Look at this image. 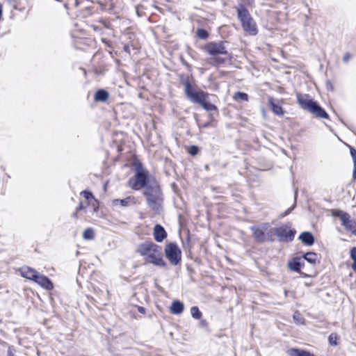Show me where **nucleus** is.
I'll use <instances>...</instances> for the list:
<instances>
[{
	"label": "nucleus",
	"instance_id": "22",
	"mask_svg": "<svg viewBox=\"0 0 356 356\" xmlns=\"http://www.w3.org/2000/svg\"><path fill=\"white\" fill-rule=\"evenodd\" d=\"M304 259L310 264H315L317 260V254L312 252H307L304 254Z\"/></svg>",
	"mask_w": 356,
	"mask_h": 356
},
{
	"label": "nucleus",
	"instance_id": "35",
	"mask_svg": "<svg viewBox=\"0 0 356 356\" xmlns=\"http://www.w3.org/2000/svg\"><path fill=\"white\" fill-rule=\"evenodd\" d=\"M85 209L84 206H83V204L81 202V203L79 204V205L76 207V211H80V210H83V209ZM73 216H74V217H76V216H77V212L74 213L73 214Z\"/></svg>",
	"mask_w": 356,
	"mask_h": 356
},
{
	"label": "nucleus",
	"instance_id": "24",
	"mask_svg": "<svg viewBox=\"0 0 356 356\" xmlns=\"http://www.w3.org/2000/svg\"><path fill=\"white\" fill-rule=\"evenodd\" d=\"M191 314L193 318L195 319H200L202 317V312L199 310L198 307L196 306L192 307L191 308Z\"/></svg>",
	"mask_w": 356,
	"mask_h": 356
},
{
	"label": "nucleus",
	"instance_id": "19",
	"mask_svg": "<svg viewBox=\"0 0 356 356\" xmlns=\"http://www.w3.org/2000/svg\"><path fill=\"white\" fill-rule=\"evenodd\" d=\"M288 354L290 356H314V355L311 353L310 352L296 348L289 349L288 350Z\"/></svg>",
	"mask_w": 356,
	"mask_h": 356
},
{
	"label": "nucleus",
	"instance_id": "2",
	"mask_svg": "<svg viewBox=\"0 0 356 356\" xmlns=\"http://www.w3.org/2000/svg\"><path fill=\"white\" fill-rule=\"evenodd\" d=\"M297 101L300 106L316 118H328V114L309 95L297 94Z\"/></svg>",
	"mask_w": 356,
	"mask_h": 356
},
{
	"label": "nucleus",
	"instance_id": "28",
	"mask_svg": "<svg viewBox=\"0 0 356 356\" xmlns=\"http://www.w3.org/2000/svg\"><path fill=\"white\" fill-rule=\"evenodd\" d=\"M197 36L200 38V39H207L208 38V32L204 30V29H200L197 30Z\"/></svg>",
	"mask_w": 356,
	"mask_h": 356
},
{
	"label": "nucleus",
	"instance_id": "29",
	"mask_svg": "<svg viewBox=\"0 0 356 356\" xmlns=\"http://www.w3.org/2000/svg\"><path fill=\"white\" fill-rule=\"evenodd\" d=\"M345 213H346V212L341 211V210H337V209H332L331 210L332 216L334 217H338V218H339L340 220H341V218H342V216Z\"/></svg>",
	"mask_w": 356,
	"mask_h": 356
},
{
	"label": "nucleus",
	"instance_id": "8",
	"mask_svg": "<svg viewBox=\"0 0 356 356\" xmlns=\"http://www.w3.org/2000/svg\"><path fill=\"white\" fill-rule=\"evenodd\" d=\"M165 256L173 265H177L181 261V252L175 243H170L165 248Z\"/></svg>",
	"mask_w": 356,
	"mask_h": 356
},
{
	"label": "nucleus",
	"instance_id": "23",
	"mask_svg": "<svg viewBox=\"0 0 356 356\" xmlns=\"http://www.w3.org/2000/svg\"><path fill=\"white\" fill-rule=\"evenodd\" d=\"M83 237L86 240H92L95 237L94 230L92 228L86 229L83 233Z\"/></svg>",
	"mask_w": 356,
	"mask_h": 356
},
{
	"label": "nucleus",
	"instance_id": "26",
	"mask_svg": "<svg viewBox=\"0 0 356 356\" xmlns=\"http://www.w3.org/2000/svg\"><path fill=\"white\" fill-rule=\"evenodd\" d=\"M350 257L353 260L352 268L356 271V248H353L350 250Z\"/></svg>",
	"mask_w": 356,
	"mask_h": 356
},
{
	"label": "nucleus",
	"instance_id": "34",
	"mask_svg": "<svg viewBox=\"0 0 356 356\" xmlns=\"http://www.w3.org/2000/svg\"><path fill=\"white\" fill-rule=\"evenodd\" d=\"M188 152L191 155H195L198 152V148L196 146H191Z\"/></svg>",
	"mask_w": 356,
	"mask_h": 356
},
{
	"label": "nucleus",
	"instance_id": "16",
	"mask_svg": "<svg viewBox=\"0 0 356 356\" xmlns=\"http://www.w3.org/2000/svg\"><path fill=\"white\" fill-rule=\"evenodd\" d=\"M136 203L135 198L134 197H127L122 200L116 199L113 200V204L118 205L120 204L122 207H128Z\"/></svg>",
	"mask_w": 356,
	"mask_h": 356
},
{
	"label": "nucleus",
	"instance_id": "14",
	"mask_svg": "<svg viewBox=\"0 0 356 356\" xmlns=\"http://www.w3.org/2000/svg\"><path fill=\"white\" fill-rule=\"evenodd\" d=\"M154 237L157 242H162L167 237V233L161 225H156L154 226Z\"/></svg>",
	"mask_w": 356,
	"mask_h": 356
},
{
	"label": "nucleus",
	"instance_id": "18",
	"mask_svg": "<svg viewBox=\"0 0 356 356\" xmlns=\"http://www.w3.org/2000/svg\"><path fill=\"white\" fill-rule=\"evenodd\" d=\"M303 264V262L301 261V259L294 258L289 263V267L294 271L300 272Z\"/></svg>",
	"mask_w": 356,
	"mask_h": 356
},
{
	"label": "nucleus",
	"instance_id": "4",
	"mask_svg": "<svg viewBox=\"0 0 356 356\" xmlns=\"http://www.w3.org/2000/svg\"><path fill=\"white\" fill-rule=\"evenodd\" d=\"M148 206L156 213H160L162 210L163 197L160 188L155 185L149 186L144 192Z\"/></svg>",
	"mask_w": 356,
	"mask_h": 356
},
{
	"label": "nucleus",
	"instance_id": "25",
	"mask_svg": "<svg viewBox=\"0 0 356 356\" xmlns=\"http://www.w3.org/2000/svg\"><path fill=\"white\" fill-rule=\"evenodd\" d=\"M203 108H204L207 111H211L216 110V106L213 104L208 102L206 101L204 102L203 104H201Z\"/></svg>",
	"mask_w": 356,
	"mask_h": 356
},
{
	"label": "nucleus",
	"instance_id": "39",
	"mask_svg": "<svg viewBox=\"0 0 356 356\" xmlns=\"http://www.w3.org/2000/svg\"><path fill=\"white\" fill-rule=\"evenodd\" d=\"M138 310L140 313H142V314H145V309L143 307H138Z\"/></svg>",
	"mask_w": 356,
	"mask_h": 356
},
{
	"label": "nucleus",
	"instance_id": "40",
	"mask_svg": "<svg viewBox=\"0 0 356 356\" xmlns=\"http://www.w3.org/2000/svg\"><path fill=\"white\" fill-rule=\"evenodd\" d=\"M8 356H15V355L13 354V353H12V351H11V348H9V349H8Z\"/></svg>",
	"mask_w": 356,
	"mask_h": 356
},
{
	"label": "nucleus",
	"instance_id": "15",
	"mask_svg": "<svg viewBox=\"0 0 356 356\" xmlns=\"http://www.w3.org/2000/svg\"><path fill=\"white\" fill-rule=\"evenodd\" d=\"M299 239L307 245H312L314 243V238L313 235L308 232H302L300 236Z\"/></svg>",
	"mask_w": 356,
	"mask_h": 356
},
{
	"label": "nucleus",
	"instance_id": "30",
	"mask_svg": "<svg viewBox=\"0 0 356 356\" xmlns=\"http://www.w3.org/2000/svg\"><path fill=\"white\" fill-rule=\"evenodd\" d=\"M81 194L88 201L90 202V200H94L95 201H96V200L95 199L93 195L89 192V191H83L81 193Z\"/></svg>",
	"mask_w": 356,
	"mask_h": 356
},
{
	"label": "nucleus",
	"instance_id": "32",
	"mask_svg": "<svg viewBox=\"0 0 356 356\" xmlns=\"http://www.w3.org/2000/svg\"><path fill=\"white\" fill-rule=\"evenodd\" d=\"M329 342L332 346L337 345V336L331 334L329 337Z\"/></svg>",
	"mask_w": 356,
	"mask_h": 356
},
{
	"label": "nucleus",
	"instance_id": "37",
	"mask_svg": "<svg viewBox=\"0 0 356 356\" xmlns=\"http://www.w3.org/2000/svg\"><path fill=\"white\" fill-rule=\"evenodd\" d=\"M353 178L354 180L356 179V163H354L353 172Z\"/></svg>",
	"mask_w": 356,
	"mask_h": 356
},
{
	"label": "nucleus",
	"instance_id": "3",
	"mask_svg": "<svg viewBox=\"0 0 356 356\" xmlns=\"http://www.w3.org/2000/svg\"><path fill=\"white\" fill-rule=\"evenodd\" d=\"M236 12L243 31L250 35H256L258 33L257 26L247 8L240 4L236 7Z\"/></svg>",
	"mask_w": 356,
	"mask_h": 356
},
{
	"label": "nucleus",
	"instance_id": "17",
	"mask_svg": "<svg viewBox=\"0 0 356 356\" xmlns=\"http://www.w3.org/2000/svg\"><path fill=\"white\" fill-rule=\"evenodd\" d=\"M184 310V304L179 301L175 300L172 302V305L170 307V312L173 314H180L183 312Z\"/></svg>",
	"mask_w": 356,
	"mask_h": 356
},
{
	"label": "nucleus",
	"instance_id": "10",
	"mask_svg": "<svg viewBox=\"0 0 356 356\" xmlns=\"http://www.w3.org/2000/svg\"><path fill=\"white\" fill-rule=\"evenodd\" d=\"M341 225L344 227L345 229L352 234H355L356 228L355 222L350 219L348 213H346L342 218H341Z\"/></svg>",
	"mask_w": 356,
	"mask_h": 356
},
{
	"label": "nucleus",
	"instance_id": "41",
	"mask_svg": "<svg viewBox=\"0 0 356 356\" xmlns=\"http://www.w3.org/2000/svg\"><path fill=\"white\" fill-rule=\"evenodd\" d=\"M2 11H3V6L1 3H0V16L1 17V15H2Z\"/></svg>",
	"mask_w": 356,
	"mask_h": 356
},
{
	"label": "nucleus",
	"instance_id": "5",
	"mask_svg": "<svg viewBox=\"0 0 356 356\" xmlns=\"http://www.w3.org/2000/svg\"><path fill=\"white\" fill-rule=\"evenodd\" d=\"M226 42H210L206 46L207 51L213 56L212 63L215 65L222 64L225 58H221L219 55L227 56Z\"/></svg>",
	"mask_w": 356,
	"mask_h": 356
},
{
	"label": "nucleus",
	"instance_id": "38",
	"mask_svg": "<svg viewBox=\"0 0 356 356\" xmlns=\"http://www.w3.org/2000/svg\"><path fill=\"white\" fill-rule=\"evenodd\" d=\"M293 208L294 207H292L291 208L287 209L284 213L282 214V216L284 217L289 214L293 209Z\"/></svg>",
	"mask_w": 356,
	"mask_h": 356
},
{
	"label": "nucleus",
	"instance_id": "12",
	"mask_svg": "<svg viewBox=\"0 0 356 356\" xmlns=\"http://www.w3.org/2000/svg\"><path fill=\"white\" fill-rule=\"evenodd\" d=\"M19 272H20L21 275L23 277L26 278L28 280H33V281L35 280L38 274L39 273L35 269L30 268L29 266L22 267L19 269Z\"/></svg>",
	"mask_w": 356,
	"mask_h": 356
},
{
	"label": "nucleus",
	"instance_id": "20",
	"mask_svg": "<svg viewBox=\"0 0 356 356\" xmlns=\"http://www.w3.org/2000/svg\"><path fill=\"white\" fill-rule=\"evenodd\" d=\"M268 103L270 108L275 115H282L283 114L282 107L274 102V99L273 97L268 98Z\"/></svg>",
	"mask_w": 356,
	"mask_h": 356
},
{
	"label": "nucleus",
	"instance_id": "11",
	"mask_svg": "<svg viewBox=\"0 0 356 356\" xmlns=\"http://www.w3.org/2000/svg\"><path fill=\"white\" fill-rule=\"evenodd\" d=\"M34 282L48 291H50L54 288L53 283L51 280L47 277L40 275V273L38 274Z\"/></svg>",
	"mask_w": 356,
	"mask_h": 356
},
{
	"label": "nucleus",
	"instance_id": "27",
	"mask_svg": "<svg viewBox=\"0 0 356 356\" xmlns=\"http://www.w3.org/2000/svg\"><path fill=\"white\" fill-rule=\"evenodd\" d=\"M234 99H241L243 101H248V96L246 93L241 92H237L234 95Z\"/></svg>",
	"mask_w": 356,
	"mask_h": 356
},
{
	"label": "nucleus",
	"instance_id": "7",
	"mask_svg": "<svg viewBox=\"0 0 356 356\" xmlns=\"http://www.w3.org/2000/svg\"><path fill=\"white\" fill-rule=\"evenodd\" d=\"M147 173L141 168H138L134 178L129 181V186L134 190H140L146 184Z\"/></svg>",
	"mask_w": 356,
	"mask_h": 356
},
{
	"label": "nucleus",
	"instance_id": "36",
	"mask_svg": "<svg viewBox=\"0 0 356 356\" xmlns=\"http://www.w3.org/2000/svg\"><path fill=\"white\" fill-rule=\"evenodd\" d=\"M350 58V54L347 53L343 56V60L344 62H348Z\"/></svg>",
	"mask_w": 356,
	"mask_h": 356
},
{
	"label": "nucleus",
	"instance_id": "42",
	"mask_svg": "<svg viewBox=\"0 0 356 356\" xmlns=\"http://www.w3.org/2000/svg\"><path fill=\"white\" fill-rule=\"evenodd\" d=\"M8 2L11 3L13 0H6Z\"/></svg>",
	"mask_w": 356,
	"mask_h": 356
},
{
	"label": "nucleus",
	"instance_id": "21",
	"mask_svg": "<svg viewBox=\"0 0 356 356\" xmlns=\"http://www.w3.org/2000/svg\"><path fill=\"white\" fill-rule=\"evenodd\" d=\"M108 98V93L104 90H99L95 95V100L96 102H106Z\"/></svg>",
	"mask_w": 356,
	"mask_h": 356
},
{
	"label": "nucleus",
	"instance_id": "6",
	"mask_svg": "<svg viewBox=\"0 0 356 356\" xmlns=\"http://www.w3.org/2000/svg\"><path fill=\"white\" fill-rule=\"evenodd\" d=\"M184 85L185 93L192 102L201 105L207 99L209 94L202 90H195L188 81H184Z\"/></svg>",
	"mask_w": 356,
	"mask_h": 356
},
{
	"label": "nucleus",
	"instance_id": "33",
	"mask_svg": "<svg viewBox=\"0 0 356 356\" xmlns=\"http://www.w3.org/2000/svg\"><path fill=\"white\" fill-rule=\"evenodd\" d=\"M350 154L352 156V159L353 160V163H356V149H355L353 147H350Z\"/></svg>",
	"mask_w": 356,
	"mask_h": 356
},
{
	"label": "nucleus",
	"instance_id": "1",
	"mask_svg": "<svg viewBox=\"0 0 356 356\" xmlns=\"http://www.w3.org/2000/svg\"><path fill=\"white\" fill-rule=\"evenodd\" d=\"M138 252L143 257L146 263L163 268L166 265L163 259L162 248L152 241L141 243L138 246Z\"/></svg>",
	"mask_w": 356,
	"mask_h": 356
},
{
	"label": "nucleus",
	"instance_id": "9",
	"mask_svg": "<svg viewBox=\"0 0 356 356\" xmlns=\"http://www.w3.org/2000/svg\"><path fill=\"white\" fill-rule=\"evenodd\" d=\"M275 234L281 241H291L296 234V230L291 229V225H284L275 229Z\"/></svg>",
	"mask_w": 356,
	"mask_h": 356
},
{
	"label": "nucleus",
	"instance_id": "13",
	"mask_svg": "<svg viewBox=\"0 0 356 356\" xmlns=\"http://www.w3.org/2000/svg\"><path fill=\"white\" fill-rule=\"evenodd\" d=\"M267 229L266 226L261 227H252L251 230L252 231L254 238L258 242H264L266 239L265 231Z\"/></svg>",
	"mask_w": 356,
	"mask_h": 356
},
{
	"label": "nucleus",
	"instance_id": "31",
	"mask_svg": "<svg viewBox=\"0 0 356 356\" xmlns=\"http://www.w3.org/2000/svg\"><path fill=\"white\" fill-rule=\"evenodd\" d=\"M293 319L296 323H298L299 324L303 323V318L302 317L301 314L298 312L294 313Z\"/></svg>",
	"mask_w": 356,
	"mask_h": 356
}]
</instances>
